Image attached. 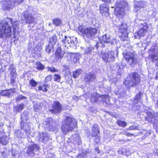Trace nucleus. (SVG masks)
Returning a JSON list of instances; mask_svg holds the SVG:
<instances>
[{"label":"nucleus","instance_id":"nucleus-52","mask_svg":"<svg viewBox=\"0 0 158 158\" xmlns=\"http://www.w3.org/2000/svg\"><path fill=\"white\" fill-rule=\"evenodd\" d=\"M125 134L128 136H131L132 135H133V134L129 133L128 132H126L125 133Z\"/></svg>","mask_w":158,"mask_h":158},{"label":"nucleus","instance_id":"nucleus-49","mask_svg":"<svg viewBox=\"0 0 158 158\" xmlns=\"http://www.w3.org/2000/svg\"><path fill=\"white\" fill-rule=\"evenodd\" d=\"M146 3L145 2H139V6H138V7L143 8L145 6V3Z\"/></svg>","mask_w":158,"mask_h":158},{"label":"nucleus","instance_id":"nucleus-14","mask_svg":"<svg viewBox=\"0 0 158 158\" xmlns=\"http://www.w3.org/2000/svg\"><path fill=\"white\" fill-rule=\"evenodd\" d=\"M46 127L48 128L50 130L55 131L56 130L57 126L56 125V123L53 121L51 118H48L46 119L45 121Z\"/></svg>","mask_w":158,"mask_h":158},{"label":"nucleus","instance_id":"nucleus-8","mask_svg":"<svg viewBox=\"0 0 158 158\" xmlns=\"http://www.w3.org/2000/svg\"><path fill=\"white\" fill-rule=\"evenodd\" d=\"M148 26L144 23L139 26L138 31L134 34V36L137 39H140L141 37H143L148 30Z\"/></svg>","mask_w":158,"mask_h":158},{"label":"nucleus","instance_id":"nucleus-60","mask_svg":"<svg viewBox=\"0 0 158 158\" xmlns=\"http://www.w3.org/2000/svg\"><path fill=\"white\" fill-rule=\"evenodd\" d=\"M23 136V137H25V136L23 135H21V137H22Z\"/></svg>","mask_w":158,"mask_h":158},{"label":"nucleus","instance_id":"nucleus-26","mask_svg":"<svg viewBox=\"0 0 158 158\" xmlns=\"http://www.w3.org/2000/svg\"><path fill=\"white\" fill-rule=\"evenodd\" d=\"M26 98V97L21 95H20L16 97V100L18 102L23 100L24 102L27 103V101Z\"/></svg>","mask_w":158,"mask_h":158},{"label":"nucleus","instance_id":"nucleus-25","mask_svg":"<svg viewBox=\"0 0 158 158\" xmlns=\"http://www.w3.org/2000/svg\"><path fill=\"white\" fill-rule=\"evenodd\" d=\"M60 48H58L56 52V58H58V59L61 58L64 55L63 52L60 51Z\"/></svg>","mask_w":158,"mask_h":158},{"label":"nucleus","instance_id":"nucleus-20","mask_svg":"<svg viewBox=\"0 0 158 158\" xmlns=\"http://www.w3.org/2000/svg\"><path fill=\"white\" fill-rule=\"evenodd\" d=\"M23 16L27 23H34V17L32 16L31 14H30L28 11H25L23 14Z\"/></svg>","mask_w":158,"mask_h":158},{"label":"nucleus","instance_id":"nucleus-28","mask_svg":"<svg viewBox=\"0 0 158 158\" xmlns=\"http://www.w3.org/2000/svg\"><path fill=\"white\" fill-rule=\"evenodd\" d=\"M56 35H54L50 39L49 44L53 46L56 42Z\"/></svg>","mask_w":158,"mask_h":158},{"label":"nucleus","instance_id":"nucleus-23","mask_svg":"<svg viewBox=\"0 0 158 158\" xmlns=\"http://www.w3.org/2000/svg\"><path fill=\"white\" fill-rule=\"evenodd\" d=\"M142 97V93L141 91L139 92L134 98L133 101L134 103L137 104L141 102Z\"/></svg>","mask_w":158,"mask_h":158},{"label":"nucleus","instance_id":"nucleus-50","mask_svg":"<svg viewBox=\"0 0 158 158\" xmlns=\"http://www.w3.org/2000/svg\"><path fill=\"white\" fill-rule=\"evenodd\" d=\"M92 50L89 48H87L85 50L84 53L85 54H88L89 53H90Z\"/></svg>","mask_w":158,"mask_h":158},{"label":"nucleus","instance_id":"nucleus-37","mask_svg":"<svg viewBox=\"0 0 158 158\" xmlns=\"http://www.w3.org/2000/svg\"><path fill=\"white\" fill-rule=\"evenodd\" d=\"M109 9L108 6L106 4H102L99 7V10H109Z\"/></svg>","mask_w":158,"mask_h":158},{"label":"nucleus","instance_id":"nucleus-11","mask_svg":"<svg viewBox=\"0 0 158 158\" xmlns=\"http://www.w3.org/2000/svg\"><path fill=\"white\" fill-rule=\"evenodd\" d=\"M91 135L93 137H95L94 140L95 142L97 143H99L100 140V135L99 127L97 124H94L93 125Z\"/></svg>","mask_w":158,"mask_h":158},{"label":"nucleus","instance_id":"nucleus-48","mask_svg":"<svg viewBox=\"0 0 158 158\" xmlns=\"http://www.w3.org/2000/svg\"><path fill=\"white\" fill-rule=\"evenodd\" d=\"M34 107L35 110L36 111V109H39L40 108L41 106L39 103H34Z\"/></svg>","mask_w":158,"mask_h":158},{"label":"nucleus","instance_id":"nucleus-34","mask_svg":"<svg viewBox=\"0 0 158 158\" xmlns=\"http://www.w3.org/2000/svg\"><path fill=\"white\" fill-rule=\"evenodd\" d=\"M10 93L9 90H3L1 91V94L3 96H6L9 97L10 96Z\"/></svg>","mask_w":158,"mask_h":158},{"label":"nucleus","instance_id":"nucleus-15","mask_svg":"<svg viewBox=\"0 0 158 158\" xmlns=\"http://www.w3.org/2000/svg\"><path fill=\"white\" fill-rule=\"evenodd\" d=\"M23 0H9V1H7L5 2L4 5L6 7L4 9L7 10H9L13 9L14 4L19 3Z\"/></svg>","mask_w":158,"mask_h":158},{"label":"nucleus","instance_id":"nucleus-1","mask_svg":"<svg viewBox=\"0 0 158 158\" xmlns=\"http://www.w3.org/2000/svg\"><path fill=\"white\" fill-rule=\"evenodd\" d=\"M12 21V19L7 18L5 21L0 22V38H9L12 35V33L10 26Z\"/></svg>","mask_w":158,"mask_h":158},{"label":"nucleus","instance_id":"nucleus-30","mask_svg":"<svg viewBox=\"0 0 158 158\" xmlns=\"http://www.w3.org/2000/svg\"><path fill=\"white\" fill-rule=\"evenodd\" d=\"M82 73V70L80 69H77L73 72V76L74 78L78 77Z\"/></svg>","mask_w":158,"mask_h":158},{"label":"nucleus","instance_id":"nucleus-45","mask_svg":"<svg viewBox=\"0 0 158 158\" xmlns=\"http://www.w3.org/2000/svg\"><path fill=\"white\" fill-rule=\"evenodd\" d=\"M72 137H73V139H74V140H75V141L76 142H79V140L80 139V137L78 135H77L76 134L74 135H73L72 136Z\"/></svg>","mask_w":158,"mask_h":158},{"label":"nucleus","instance_id":"nucleus-18","mask_svg":"<svg viewBox=\"0 0 158 158\" xmlns=\"http://www.w3.org/2000/svg\"><path fill=\"white\" fill-rule=\"evenodd\" d=\"M116 8H119L120 10L127 8L128 5L127 2L123 0H118L115 4Z\"/></svg>","mask_w":158,"mask_h":158},{"label":"nucleus","instance_id":"nucleus-39","mask_svg":"<svg viewBox=\"0 0 158 158\" xmlns=\"http://www.w3.org/2000/svg\"><path fill=\"white\" fill-rule=\"evenodd\" d=\"M118 125L121 127H124L127 125V123L124 121L118 120L117 122Z\"/></svg>","mask_w":158,"mask_h":158},{"label":"nucleus","instance_id":"nucleus-16","mask_svg":"<svg viewBox=\"0 0 158 158\" xmlns=\"http://www.w3.org/2000/svg\"><path fill=\"white\" fill-rule=\"evenodd\" d=\"M39 140L44 143H47L51 139L49 135L46 132H39Z\"/></svg>","mask_w":158,"mask_h":158},{"label":"nucleus","instance_id":"nucleus-27","mask_svg":"<svg viewBox=\"0 0 158 158\" xmlns=\"http://www.w3.org/2000/svg\"><path fill=\"white\" fill-rule=\"evenodd\" d=\"M24 107V104H21L18 106H14V110L16 112H19L22 110L23 109Z\"/></svg>","mask_w":158,"mask_h":158},{"label":"nucleus","instance_id":"nucleus-21","mask_svg":"<svg viewBox=\"0 0 158 158\" xmlns=\"http://www.w3.org/2000/svg\"><path fill=\"white\" fill-rule=\"evenodd\" d=\"M100 41L102 44L103 43L112 44V39L109 35L105 34L103 35L100 38Z\"/></svg>","mask_w":158,"mask_h":158},{"label":"nucleus","instance_id":"nucleus-44","mask_svg":"<svg viewBox=\"0 0 158 158\" xmlns=\"http://www.w3.org/2000/svg\"><path fill=\"white\" fill-rule=\"evenodd\" d=\"M103 95L102 96H99L98 95L97 98V102L96 103H99L100 102H103V99H104Z\"/></svg>","mask_w":158,"mask_h":158},{"label":"nucleus","instance_id":"nucleus-59","mask_svg":"<svg viewBox=\"0 0 158 158\" xmlns=\"http://www.w3.org/2000/svg\"><path fill=\"white\" fill-rule=\"evenodd\" d=\"M155 114L156 115L155 117H156L157 119H158V112H157L155 113Z\"/></svg>","mask_w":158,"mask_h":158},{"label":"nucleus","instance_id":"nucleus-31","mask_svg":"<svg viewBox=\"0 0 158 158\" xmlns=\"http://www.w3.org/2000/svg\"><path fill=\"white\" fill-rule=\"evenodd\" d=\"M12 25L14 33H15L16 32V29L18 28V22L17 21L13 22L12 21V24H10V25Z\"/></svg>","mask_w":158,"mask_h":158},{"label":"nucleus","instance_id":"nucleus-58","mask_svg":"<svg viewBox=\"0 0 158 158\" xmlns=\"http://www.w3.org/2000/svg\"><path fill=\"white\" fill-rule=\"evenodd\" d=\"M155 106L156 108H158V98L156 103L155 104Z\"/></svg>","mask_w":158,"mask_h":158},{"label":"nucleus","instance_id":"nucleus-42","mask_svg":"<svg viewBox=\"0 0 158 158\" xmlns=\"http://www.w3.org/2000/svg\"><path fill=\"white\" fill-rule=\"evenodd\" d=\"M5 137H2L0 139V141L1 143L3 145H6L7 143V141Z\"/></svg>","mask_w":158,"mask_h":158},{"label":"nucleus","instance_id":"nucleus-19","mask_svg":"<svg viewBox=\"0 0 158 158\" xmlns=\"http://www.w3.org/2000/svg\"><path fill=\"white\" fill-rule=\"evenodd\" d=\"M30 124L31 123L27 122H25L24 123H23L22 126L21 125V128L25 131V134L27 137L29 135L30 133Z\"/></svg>","mask_w":158,"mask_h":158},{"label":"nucleus","instance_id":"nucleus-43","mask_svg":"<svg viewBox=\"0 0 158 158\" xmlns=\"http://www.w3.org/2000/svg\"><path fill=\"white\" fill-rule=\"evenodd\" d=\"M29 82L30 85L32 87H35L37 85V82L33 79L30 80Z\"/></svg>","mask_w":158,"mask_h":158},{"label":"nucleus","instance_id":"nucleus-57","mask_svg":"<svg viewBox=\"0 0 158 158\" xmlns=\"http://www.w3.org/2000/svg\"><path fill=\"white\" fill-rule=\"evenodd\" d=\"M108 11L109 10H100V11H101L100 12H101V13H102V14H103V13L104 12H106L107 14H108V13H109Z\"/></svg>","mask_w":158,"mask_h":158},{"label":"nucleus","instance_id":"nucleus-17","mask_svg":"<svg viewBox=\"0 0 158 158\" xmlns=\"http://www.w3.org/2000/svg\"><path fill=\"white\" fill-rule=\"evenodd\" d=\"M96 79V75L93 73H89L85 75L84 80L88 83L94 82Z\"/></svg>","mask_w":158,"mask_h":158},{"label":"nucleus","instance_id":"nucleus-24","mask_svg":"<svg viewBox=\"0 0 158 158\" xmlns=\"http://www.w3.org/2000/svg\"><path fill=\"white\" fill-rule=\"evenodd\" d=\"M98 94L95 92L93 93L91 96L90 101L92 102H97V98Z\"/></svg>","mask_w":158,"mask_h":158},{"label":"nucleus","instance_id":"nucleus-6","mask_svg":"<svg viewBox=\"0 0 158 158\" xmlns=\"http://www.w3.org/2000/svg\"><path fill=\"white\" fill-rule=\"evenodd\" d=\"M121 23L118 21V23L115 24L118 28L119 32L122 34L120 39L123 41L127 40L128 36V32L127 29V26L126 24L122 23L120 24Z\"/></svg>","mask_w":158,"mask_h":158},{"label":"nucleus","instance_id":"nucleus-2","mask_svg":"<svg viewBox=\"0 0 158 158\" xmlns=\"http://www.w3.org/2000/svg\"><path fill=\"white\" fill-rule=\"evenodd\" d=\"M62 125L61 129L63 133L65 135L69 132H72L74 131L76 122L74 118L71 117H66L62 121Z\"/></svg>","mask_w":158,"mask_h":158},{"label":"nucleus","instance_id":"nucleus-9","mask_svg":"<svg viewBox=\"0 0 158 158\" xmlns=\"http://www.w3.org/2000/svg\"><path fill=\"white\" fill-rule=\"evenodd\" d=\"M101 53L103 60L106 63L113 62L114 60V52L110 51L108 53L102 52Z\"/></svg>","mask_w":158,"mask_h":158},{"label":"nucleus","instance_id":"nucleus-36","mask_svg":"<svg viewBox=\"0 0 158 158\" xmlns=\"http://www.w3.org/2000/svg\"><path fill=\"white\" fill-rule=\"evenodd\" d=\"M36 66L37 69L39 70L43 69L44 68V66L39 61L36 62Z\"/></svg>","mask_w":158,"mask_h":158},{"label":"nucleus","instance_id":"nucleus-12","mask_svg":"<svg viewBox=\"0 0 158 158\" xmlns=\"http://www.w3.org/2000/svg\"><path fill=\"white\" fill-rule=\"evenodd\" d=\"M149 52L155 53L152 55L151 58L153 62L158 63V46L155 45L152 47L149 50Z\"/></svg>","mask_w":158,"mask_h":158},{"label":"nucleus","instance_id":"nucleus-53","mask_svg":"<svg viewBox=\"0 0 158 158\" xmlns=\"http://www.w3.org/2000/svg\"><path fill=\"white\" fill-rule=\"evenodd\" d=\"M137 127L136 126H131L129 127V130H134V129H137Z\"/></svg>","mask_w":158,"mask_h":158},{"label":"nucleus","instance_id":"nucleus-10","mask_svg":"<svg viewBox=\"0 0 158 158\" xmlns=\"http://www.w3.org/2000/svg\"><path fill=\"white\" fill-rule=\"evenodd\" d=\"M52 106V108L49 109V111L53 114L59 113L62 110V106L58 101L54 102Z\"/></svg>","mask_w":158,"mask_h":158},{"label":"nucleus","instance_id":"nucleus-35","mask_svg":"<svg viewBox=\"0 0 158 158\" xmlns=\"http://www.w3.org/2000/svg\"><path fill=\"white\" fill-rule=\"evenodd\" d=\"M104 99H103V102H105L106 104L109 105L110 104L109 101V98L108 95H103Z\"/></svg>","mask_w":158,"mask_h":158},{"label":"nucleus","instance_id":"nucleus-38","mask_svg":"<svg viewBox=\"0 0 158 158\" xmlns=\"http://www.w3.org/2000/svg\"><path fill=\"white\" fill-rule=\"evenodd\" d=\"M48 86V85L47 84H44L42 86H40L39 87L38 90H41L43 91L46 92L47 91V87Z\"/></svg>","mask_w":158,"mask_h":158},{"label":"nucleus","instance_id":"nucleus-3","mask_svg":"<svg viewBox=\"0 0 158 158\" xmlns=\"http://www.w3.org/2000/svg\"><path fill=\"white\" fill-rule=\"evenodd\" d=\"M74 39L73 37L62 35L60 37V39L62 42V46L64 50H66L69 48L74 49H77V44L73 41Z\"/></svg>","mask_w":158,"mask_h":158},{"label":"nucleus","instance_id":"nucleus-4","mask_svg":"<svg viewBox=\"0 0 158 158\" xmlns=\"http://www.w3.org/2000/svg\"><path fill=\"white\" fill-rule=\"evenodd\" d=\"M129 77H127L124 82V84L127 87L135 86L138 85L140 82L139 75L136 73H131L129 75Z\"/></svg>","mask_w":158,"mask_h":158},{"label":"nucleus","instance_id":"nucleus-55","mask_svg":"<svg viewBox=\"0 0 158 158\" xmlns=\"http://www.w3.org/2000/svg\"><path fill=\"white\" fill-rule=\"evenodd\" d=\"M102 1L105 3H110L111 0H102Z\"/></svg>","mask_w":158,"mask_h":158},{"label":"nucleus","instance_id":"nucleus-7","mask_svg":"<svg viewBox=\"0 0 158 158\" xmlns=\"http://www.w3.org/2000/svg\"><path fill=\"white\" fill-rule=\"evenodd\" d=\"M123 54L125 59L129 65L132 66L136 63L137 56L134 52H124Z\"/></svg>","mask_w":158,"mask_h":158},{"label":"nucleus","instance_id":"nucleus-56","mask_svg":"<svg viewBox=\"0 0 158 158\" xmlns=\"http://www.w3.org/2000/svg\"><path fill=\"white\" fill-rule=\"evenodd\" d=\"M69 68L68 66H63V68L62 69L63 70V71H65L66 69H68Z\"/></svg>","mask_w":158,"mask_h":158},{"label":"nucleus","instance_id":"nucleus-46","mask_svg":"<svg viewBox=\"0 0 158 158\" xmlns=\"http://www.w3.org/2000/svg\"><path fill=\"white\" fill-rule=\"evenodd\" d=\"M53 46L49 44L46 47V51L48 53H49L51 51V49L53 47Z\"/></svg>","mask_w":158,"mask_h":158},{"label":"nucleus","instance_id":"nucleus-40","mask_svg":"<svg viewBox=\"0 0 158 158\" xmlns=\"http://www.w3.org/2000/svg\"><path fill=\"white\" fill-rule=\"evenodd\" d=\"M61 78V77L59 75L55 74L54 75V81L59 82Z\"/></svg>","mask_w":158,"mask_h":158},{"label":"nucleus","instance_id":"nucleus-41","mask_svg":"<svg viewBox=\"0 0 158 158\" xmlns=\"http://www.w3.org/2000/svg\"><path fill=\"white\" fill-rule=\"evenodd\" d=\"M53 23L56 26L59 25L61 23V21L57 18L53 20Z\"/></svg>","mask_w":158,"mask_h":158},{"label":"nucleus","instance_id":"nucleus-29","mask_svg":"<svg viewBox=\"0 0 158 158\" xmlns=\"http://www.w3.org/2000/svg\"><path fill=\"white\" fill-rule=\"evenodd\" d=\"M153 111H151L150 110H148L146 112V114L148 117L150 118H153L155 120H156L157 118L155 117L156 115Z\"/></svg>","mask_w":158,"mask_h":158},{"label":"nucleus","instance_id":"nucleus-22","mask_svg":"<svg viewBox=\"0 0 158 158\" xmlns=\"http://www.w3.org/2000/svg\"><path fill=\"white\" fill-rule=\"evenodd\" d=\"M28 113L27 111L23 112L21 115V125L22 126L23 123H24L25 122H27L28 119Z\"/></svg>","mask_w":158,"mask_h":158},{"label":"nucleus","instance_id":"nucleus-47","mask_svg":"<svg viewBox=\"0 0 158 158\" xmlns=\"http://www.w3.org/2000/svg\"><path fill=\"white\" fill-rule=\"evenodd\" d=\"M47 68L48 71H50L51 72H57L58 71L57 69H55L54 67H48Z\"/></svg>","mask_w":158,"mask_h":158},{"label":"nucleus","instance_id":"nucleus-54","mask_svg":"<svg viewBox=\"0 0 158 158\" xmlns=\"http://www.w3.org/2000/svg\"><path fill=\"white\" fill-rule=\"evenodd\" d=\"M151 134V131H148L146 132L145 135H146V136H147L148 135H149L150 134Z\"/></svg>","mask_w":158,"mask_h":158},{"label":"nucleus","instance_id":"nucleus-32","mask_svg":"<svg viewBox=\"0 0 158 158\" xmlns=\"http://www.w3.org/2000/svg\"><path fill=\"white\" fill-rule=\"evenodd\" d=\"M114 14L118 17H121L124 14V10H115Z\"/></svg>","mask_w":158,"mask_h":158},{"label":"nucleus","instance_id":"nucleus-61","mask_svg":"<svg viewBox=\"0 0 158 158\" xmlns=\"http://www.w3.org/2000/svg\"><path fill=\"white\" fill-rule=\"evenodd\" d=\"M146 119H147V118H146Z\"/></svg>","mask_w":158,"mask_h":158},{"label":"nucleus","instance_id":"nucleus-51","mask_svg":"<svg viewBox=\"0 0 158 158\" xmlns=\"http://www.w3.org/2000/svg\"><path fill=\"white\" fill-rule=\"evenodd\" d=\"M52 77L51 75L48 76L45 78V81L47 82L50 81Z\"/></svg>","mask_w":158,"mask_h":158},{"label":"nucleus","instance_id":"nucleus-13","mask_svg":"<svg viewBox=\"0 0 158 158\" xmlns=\"http://www.w3.org/2000/svg\"><path fill=\"white\" fill-rule=\"evenodd\" d=\"M39 149L40 147L38 145L34 144L28 148L26 153L29 154L31 157H33Z\"/></svg>","mask_w":158,"mask_h":158},{"label":"nucleus","instance_id":"nucleus-33","mask_svg":"<svg viewBox=\"0 0 158 158\" xmlns=\"http://www.w3.org/2000/svg\"><path fill=\"white\" fill-rule=\"evenodd\" d=\"M9 70L10 71V75H13L16 71L15 68L14 64H11L10 66Z\"/></svg>","mask_w":158,"mask_h":158},{"label":"nucleus","instance_id":"nucleus-5","mask_svg":"<svg viewBox=\"0 0 158 158\" xmlns=\"http://www.w3.org/2000/svg\"><path fill=\"white\" fill-rule=\"evenodd\" d=\"M79 34H83L89 39H91L97 33V30L95 28L89 27L84 28L82 27L78 28Z\"/></svg>","mask_w":158,"mask_h":158}]
</instances>
